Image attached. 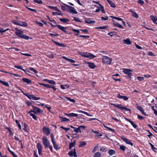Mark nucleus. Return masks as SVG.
<instances>
[{
    "label": "nucleus",
    "mask_w": 157,
    "mask_h": 157,
    "mask_svg": "<svg viewBox=\"0 0 157 157\" xmlns=\"http://www.w3.org/2000/svg\"><path fill=\"white\" fill-rule=\"evenodd\" d=\"M15 30L16 31L15 32V34L18 37L28 40L29 39V36L25 35L22 34L23 32L21 30L17 28H14Z\"/></svg>",
    "instance_id": "nucleus-1"
},
{
    "label": "nucleus",
    "mask_w": 157,
    "mask_h": 157,
    "mask_svg": "<svg viewBox=\"0 0 157 157\" xmlns=\"http://www.w3.org/2000/svg\"><path fill=\"white\" fill-rule=\"evenodd\" d=\"M12 22L15 25L22 27H26L28 25L27 23L26 22L22 21L14 20L12 21Z\"/></svg>",
    "instance_id": "nucleus-2"
},
{
    "label": "nucleus",
    "mask_w": 157,
    "mask_h": 157,
    "mask_svg": "<svg viewBox=\"0 0 157 157\" xmlns=\"http://www.w3.org/2000/svg\"><path fill=\"white\" fill-rule=\"evenodd\" d=\"M102 60L103 63L107 64H110L112 60L111 58L106 56H103Z\"/></svg>",
    "instance_id": "nucleus-3"
},
{
    "label": "nucleus",
    "mask_w": 157,
    "mask_h": 157,
    "mask_svg": "<svg viewBox=\"0 0 157 157\" xmlns=\"http://www.w3.org/2000/svg\"><path fill=\"white\" fill-rule=\"evenodd\" d=\"M82 53H79V54L83 57L89 58L90 59H93L94 57H96L95 55L90 53L86 52L84 54H82Z\"/></svg>",
    "instance_id": "nucleus-4"
},
{
    "label": "nucleus",
    "mask_w": 157,
    "mask_h": 157,
    "mask_svg": "<svg viewBox=\"0 0 157 157\" xmlns=\"http://www.w3.org/2000/svg\"><path fill=\"white\" fill-rule=\"evenodd\" d=\"M42 141L45 147L48 148L50 143L48 140L47 138L45 136H43L42 139Z\"/></svg>",
    "instance_id": "nucleus-5"
},
{
    "label": "nucleus",
    "mask_w": 157,
    "mask_h": 157,
    "mask_svg": "<svg viewBox=\"0 0 157 157\" xmlns=\"http://www.w3.org/2000/svg\"><path fill=\"white\" fill-rule=\"evenodd\" d=\"M43 132L46 135H48L51 132L50 129L46 126H44L42 128Z\"/></svg>",
    "instance_id": "nucleus-6"
},
{
    "label": "nucleus",
    "mask_w": 157,
    "mask_h": 157,
    "mask_svg": "<svg viewBox=\"0 0 157 157\" xmlns=\"http://www.w3.org/2000/svg\"><path fill=\"white\" fill-rule=\"evenodd\" d=\"M33 109L32 110V112L34 113H35L38 114L43 113V111L37 107L33 106Z\"/></svg>",
    "instance_id": "nucleus-7"
},
{
    "label": "nucleus",
    "mask_w": 157,
    "mask_h": 157,
    "mask_svg": "<svg viewBox=\"0 0 157 157\" xmlns=\"http://www.w3.org/2000/svg\"><path fill=\"white\" fill-rule=\"evenodd\" d=\"M63 4L70 10V11L71 13H72L74 14H76L77 13V11L73 7L68 6L65 4Z\"/></svg>",
    "instance_id": "nucleus-8"
},
{
    "label": "nucleus",
    "mask_w": 157,
    "mask_h": 157,
    "mask_svg": "<svg viewBox=\"0 0 157 157\" xmlns=\"http://www.w3.org/2000/svg\"><path fill=\"white\" fill-rule=\"evenodd\" d=\"M123 73L125 74H127L128 77L131 78V76L132 75V73L130 72L132 71L129 69L125 68L123 69Z\"/></svg>",
    "instance_id": "nucleus-9"
},
{
    "label": "nucleus",
    "mask_w": 157,
    "mask_h": 157,
    "mask_svg": "<svg viewBox=\"0 0 157 157\" xmlns=\"http://www.w3.org/2000/svg\"><path fill=\"white\" fill-rule=\"evenodd\" d=\"M37 147L38 150L39 155H42V148L43 147L42 146L40 143H38L37 144Z\"/></svg>",
    "instance_id": "nucleus-10"
},
{
    "label": "nucleus",
    "mask_w": 157,
    "mask_h": 157,
    "mask_svg": "<svg viewBox=\"0 0 157 157\" xmlns=\"http://www.w3.org/2000/svg\"><path fill=\"white\" fill-rule=\"evenodd\" d=\"M121 138L124 142H125L126 144L130 145L132 146L133 145V144L129 140L124 137L123 136H121Z\"/></svg>",
    "instance_id": "nucleus-11"
},
{
    "label": "nucleus",
    "mask_w": 157,
    "mask_h": 157,
    "mask_svg": "<svg viewBox=\"0 0 157 157\" xmlns=\"http://www.w3.org/2000/svg\"><path fill=\"white\" fill-rule=\"evenodd\" d=\"M55 26H57L59 29L62 30L65 33H68L67 31L66 30V28L60 25H56Z\"/></svg>",
    "instance_id": "nucleus-12"
},
{
    "label": "nucleus",
    "mask_w": 157,
    "mask_h": 157,
    "mask_svg": "<svg viewBox=\"0 0 157 157\" xmlns=\"http://www.w3.org/2000/svg\"><path fill=\"white\" fill-rule=\"evenodd\" d=\"M68 154L70 156H74L75 157H77V155H76V152L75 151V149L74 148L73 151H70L68 153Z\"/></svg>",
    "instance_id": "nucleus-13"
},
{
    "label": "nucleus",
    "mask_w": 157,
    "mask_h": 157,
    "mask_svg": "<svg viewBox=\"0 0 157 157\" xmlns=\"http://www.w3.org/2000/svg\"><path fill=\"white\" fill-rule=\"evenodd\" d=\"M124 119L128 121L129 122L134 128H136L137 127V125L134 124L133 122L131 121L129 119L127 118H125Z\"/></svg>",
    "instance_id": "nucleus-14"
},
{
    "label": "nucleus",
    "mask_w": 157,
    "mask_h": 157,
    "mask_svg": "<svg viewBox=\"0 0 157 157\" xmlns=\"http://www.w3.org/2000/svg\"><path fill=\"white\" fill-rule=\"evenodd\" d=\"M52 41H53L54 43H55V44L59 46V47H65L66 46L65 45L63 44V43H59L58 42H56V41L53 40H52Z\"/></svg>",
    "instance_id": "nucleus-15"
},
{
    "label": "nucleus",
    "mask_w": 157,
    "mask_h": 157,
    "mask_svg": "<svg viewBox=\"0 0 157 157\" xmlns=\"http://www.w3.org/2000/svg\"><path fill=\"white\" fill-rule=\"evenodd\" d=\"M117 97L119 98H122L125 101L127 100L128 99V98L127 96H121L119 94H118L117 95Z\"/></svg>",
    "instance_id": "nucleus-16"
},
{
    "label": "nucleus",
    "mask_w": 157,
    "mask_h": 157,
    "mask_svg": "<svg viewBox=\"0 0 157 157\" xmlns=\"http://www.w3.org/2000/svg\"><path fill=\"white\" fill-rule=\"evenodd\" d=\"M62 58L65 59L66 60H67V61L72 63H74L75 62V61L73 59L68 58L65 56H63L62 57Z\"/></svg>",
    "instance_id": "nucleus-17"
},
{
    "label": "nucleus",
    "mask_w": 157,
    "mask_h": 157,
    "mask_svg": "<svg viewBox=\"0 0 157 157\" xmlns=\"http://www.w3.org/2000/svg\"><path fill=\"white\" fill-rule=\"evenodd\" d=\"M85 22L87 23L91 24L92 23H94L95 21L91 20L89 18H86L85 20Z\"/></svg>",
    "instance_id": "nucleus-18"
},
{
    "label": "nucleus",
    "mask_w": 157,
    "mask_h": 157,
    "mask_svg": "<svg viewBox=\"0 0 157 157\" xmlns=\"http://www.w3.org/2000/svg\"><path fill=\"white\" fill-rule=\"evenodd\" d=\"M22 80L24 82L28 84H29L32 83V81L31 80L26 78H23L22 79Z\"/></svg>",
    "instance_id": "nucleus-19"
},
{
    "label": "nucleus",
    "mask_w": 157,
    "mask_h": 157,
    "mask_svg": "<svg viewBox=\"0 0 157 157\" xmlns=\"http://www.w3.org/2000/svg\"><path fill=\"white\" fill-rule=\"evenodd\" d=\"M112 105L114 107H117V108L120 109L122 110H123V108H124V106H123L122 105H121V104H112Z\"/></svg>",
    "instance_id": "nucleus-20"
},
{
    "label": "nucleus",
    "mask_w": 157,
    "mask_h": 157,
    "mask_svg": "<svg viewBox=\"0 0 157 157\" xmlns=\"http://www.w3.org/2000/svg\"><path fill=\"white\" fill-rule=\"evenodd\" d=\"M124 43L127 44H132L129 38H127L126 40H124Z\"/></svg>",
    "instance_id": "nucleus-21"
},
{
    "label": "nucleus",
    "mask_w": 157,
    "mask_h": 157,
    "mask_svg": "<svg viewBox=\"0 0 157 157\" xmlns=\"http://www.w3.org/2000/svg\"><path fill=\"white\" fill-rule=\"evenodd\" d=\"M89 67L91 69H94L95 67L96 66L93 63H88Z\"/></svg>",
    "instance_id": "nucleus-22"
},
{
    "label": "nucleus",
    "mask_w": 157,
    "mask_h": 157,
    "mask_svg": "<svg viewBox=\"0 0 157 157\" xmlns=\"http://www.w3.org/2000/svg\"><path fill=\"white\" fill-rule=\"evenodd\" d=\"M44 80L47 81L48 83L51 84L55 85L56 84L55 82L53 80H49L47 79H44Z\"/></svg>",
    "instance_id": "nucleus-23"
},
{
    "label": "nucleus",
    "mask_w": 157,
    "mask_h": 157,
    "mask_svg": "<svg viewBox=\"0 0 157 157\" xmlns=\"http://www.w3.org/2000/svg\"><path fill=\"white\" fill-rule=\"evenodd\" d=\"M54 148L56 150H58L59 149V146L57 144L55 141L52 142Z\"/></svg>",
    "instance_id": "nucleus-24"
},
{
    "label": "nucleus",
    "mask_w": 157,
    "mask_h": 157,
    "mask_svg": "<svg viewBox=\"0 0 157 157\" xmlns=\"http://www.w3.org/2000/svg\"><path fill=\"white\" fill-rule=\"evenodd\" d=\"M0 82L6 86L9 87L10 86L8 83L6 82L2 81L1 79H0Z\"/></svg>",
    "instance_id": "nucleus-25"
},
{
    "label": "nucleus",
    "mask_w": 157,
    "mask_h": 157,
    "mask_svg": "<svg viewBox=\"0 0 157 157\" xmlns=\"http://www.w3.org/2000/svg\"><path fill=\"white\" fill-rule=\"evenodd\" d=\"M113 25L114 26L118 27L121 28V29H123V27L119 23H117V22H115L114 23H113Z\"/></svg>",
    "instance_id": "nucleus-26"
},
{
    "label": "nucleus",
    "mask_w": 157,
    "mask_h": 157,
    "mask_svg": "<svg viewBox=\"0 0 157 157\" xmlns=\"http://www.w3.org/2000/svg\"><path fill=\"white\" fill-rule=\"evenodd\" d=\"M59 20L64 23H67L69 21V20L67 19L59 18Z\"/></svg>",
    "instance_id": "nucleus-27"
},
{
    "label": "nucleus",
    "mask_w": 157,
    "mask_h": 157,
    "mask_svg": "<svg viewBox=\"0 0 157 157\" xmlns=\"http://www.w3.org/2000/svg\"><path fill=\"white\" fill-rule=\"evenodd\" d=\"M108 153L110 155H112L115 153V151L113 150L110 149Z\"/></svg>",
    "instance_id": "nucleus-28"
},
{
    "label": "nucleus",
    "mask_w": 157,
    "mask_h": 157,
    "mask_svg": "<svg viewBox=\"0 0 157 157\" xmlns=\"http://www.w3.org/2000/svg\"><path fill=\"white\" fill-rule=\"evenodd\" d=\"M60 118L61 119V120L62 121H69L70 120L66 117H60Z\"/></svg>",
    "instance_id": "nucleus-29"
},
{
    "label": "nucleus",
    "mask_w": 157,
    "mask_h": 157,
    "mask_svg": "<svg viewBox=\"0 0 157 157\" xmlns=\"http://www.w3.org/2000/svg\"><path fill=\"white\" fill-rule=\"evenodd\" d=\"M76 143L75 141V140L73 142L70 143L69 149H71L72 147L75 146V144Z\"/></svg>",
    "instance_id": "nucleus-30"
},
{
    "label": "nucleus",
    "mask_w": 157,
    "mask_h": 157,
    "mask_svg": "<svg viewBox=\"0 0 157 157\" xmlns=\"http://www.w3.org/2000/svg\"><path fill=\"white\" fill-rule=\"evenodd\" d=\"M14 67L18 69L22 70L24 71L26 73H27L26 72L25 70L22 68V67L21 66L15 65L14 66Z\"/></svg>",
    "instance_id": "nucleus-31"
},
{
    "label": "nucleus",
    "mask_w": 157,
    "mask_h": 157,
    "mask_svg": "<svg viewBox=\"0 0 157 157\" xmlns=\"http://www.w3.org/2000/svg\"><path fill=\"white\" fill-rule=\"evenodd\" d=\"M86 145V143L84 141H81L80 142L79 147H83Z\"/></svg>",
    "instance_id": "nucleus-32"
},
{
    "label": "nucleus",
    "mask_w": 157,
    "mask_h": 157,
    "mask_svg": "<svg viewBox=\"0 0 157 157\" xmlns=\"http://www.w3.org/2000/svg\"><path fill=\"white\" fill-rule=\"evenodd\" d=\"M108 3L113 8H115L116 7V5L114 3L111 1H108Z\"/></svg>",
    "instance_id": "nucleus-33"
},
{
    "label": "nucleus",
    "mask_w": 157,
    "mask_h": 157,
    "mask_svg": "<svg viewBox=\"0 0 157 157\" xmlns=\"http://www.w3.org/2000/svg\"><path fill=\"white\" fill-rule=\"evenodd\" d=\"M151 19L153 21L154 23H155V22L157 21V19L153 15H151L150 16Z\"/></svg>",
    "instance_id": "nucleus-34"
},
{
    "label": "nucleus",
    "mask_w": 157,
    "mask_h": 157,
    "mask_svg": "<svg viewBox=\"0 0 157 157\" xmlns=\"http://www.w3.org/2000/svg\"><path fill=\"white\" fill-rule=\"evenodd\" d=\"M78 112L79 113H82L89 116H92V115L89 114L88 113L85 111H82V110H79L78 111Z\"/></svg>",
    "instance_id": "nucleus-35"
},
{
    "label": "nucleus",
    "mask_w": 157,
    "mask_h": 157,
    "mask_svg": "<svg viewBox=\"0 0 157 157\" xmlns=\"http://www.w3.org/2000/svg\"><path fill=\"white\" fill-rule=\"evenodd\" d=\"M39 84L40 85H43L44 86L48 88H50V87L51 86V85H49L48 84H45L43 83H39Z\"/></svg>",
    "instance_id": "nucleus-36"
},
{
    "label": "nucleus",
    "mask_w": 157,
    "mask_h": 157,
    "mask_svg": "<svg viewBox=\"0 0 157 157\" xmlns=\"http://www.w3.org/2000/svg\"><path fill=\"white\" fill-rule=\"evenodd\" d=\"M68 115H69V116L70 117H76L78 116V114L73 113H70L68 114Z\"/></svg>",
    "instance_id": "nucleus-37"
},
{
    "label": "nucleus",
    "mask_w": 157,
    "mask_h": 157,
    "mask_svg": "<svg viewBox=\"0 0 157 157\" xmlns=\"http://www.w3.org/2000/svg\"><path fill=\"white\" fill-rule=\"evenodd\" d=\"M101 153L98 152H96L94 154V157H100L101 156Z\"/></svg>",
    "instance_id": "nucleus-38"
},
{
    "label": "nucleus",
    "mask_w": 157,
    "mask_h": 157,
    "mask_svg": "<svg viewBox=\"0 0 157 157\" xmlns=\"http://www.w3.org/2000/svg\"><path fill=\"white\" fill-rule=\"evenodd\" d=\"M108 26H100L99 27H95L96 29H106L108 28Z\"/></svg>",
    "instance_id": "nucleus-39"
},
{
    "label": "nucleus",
    "mask_w": 157,
    "mask_h": 157,
    "mask_svg": "<svg viewBox=\"0 0 157 157\" xmlns=\"http://www.w3.org/2000/svg\"><path fill=\"white\" fill-rule=\"evenodd\" d=\"M136 107L137 109L140 110L141 112H143V108L141 106H139L138 105H136Z\"/></svg>",
    "instance_id": "nucleus-40"
},
{
    "label": "nucleus",
    "mask_w": 157,
    "mask_h": 157,
    "mask_svg": "<svg viewBox=\"0 0 157 157\" xmlns=\"http://www.w3.org/2000/svg\"><path fill=\"white\" fill-rule=\"evenodd\" d=\"M48 7L50 9H52L55 11H59L58 9L56 7H54L51 6H49Z\"/></svg>",
    "instance_id": "nucleus-41"
},
{
    "label": "nucleus",
    "mask_w": 157,
    "mask_h": 157,
    "mask_svg": "<svg viewBox=\"0 0 157 157\" xmlns=\"http://www.w3.org/2000/svg\"><path fill=\"white\" fill-rule=\"evenodd\" d=\"M74 131L75 132H81V129L79 127L77 128H75V129L74 130Z\"/></svg>",
    "instance_id": "nucleus-42"
},
{
    "label": "nucleus",
    "mask_w": 157,
    "mask_h": 157,
    "mask_svg": "<svg viewBox=\"0 0 157 157\" xmlns=\"http://www.w3.org/2000/svg\"><path fill=\"white\" fill-rule=\"evenodd\" d=\"M72 30L74 32L77 33V34H75V36H77L78 35V33H79L80 32L79 30L76 29H72Z\"/></svg>",
    "instance_id": "nucleus-43"
},
{
    "label": "nucleus",
    "mask_w": 157,
    "mask_h": 157,
    "mask_svg": "<svg viewBox=\"0 0 157 157\" xmlns=\"http://www.w3.org/2000/svg\"><path fill=\"white\" fill-rule=\"evenodd\" d=\"M58 12H53V13L52 14L53 15H62V13L59 10V11H58Z\"/></svg>",
    "instance_id": "nucleus-44"
},
{
    "label": "nucleus",
    "mask_w": 157,
    "mask_h": 157,
    "mask_svg": "<svg viewBox=\"0 0 157 157\" xmlns=\"http://www.w3.org/2000/svg\"><path fill=\"white\" fill-rule=\"evenodd\" d=\"M30 116H31L33 117V118L34 119L36 120H37L36 116H35V115L34 114L32 113H30Z\"/></svg>",
    "instance_id": "nucleus-45"
},
{
    "label": "nucleus",
    "mask_w": 157,
    "mask_h": 157,
    "mask_svg": "<svg viewBox=\"0 0 157 157\" xmlns=\"http://www.w3.org/2000/svg\"><path fill=\"white\" fill-rule=\"evenodd\" d=\"M106 148L105 146L102 147L100 149V151L102 152L106 151Z\"/></svg>",
    "instance_id": "nucleus-46"
},
{
    "label": "nucleus",
    "mask_w": 157,
    "mask_h": 157,
    "mask_svg": "<svg viewBox=\"0 0 157 157\" xmlns=\"http://www.w3.org/2000/svg\"><path fill=\"white\" fill-rule=\"evenodd\" d=\"M50 137L51 139V141L52 142L55 141V140L53 134L51 133L50 135Z\"/></svg>",
    "instance_id": "nucleus-47"
},
{
    "label": "nucleus",
    "mask_w": 157,
    "mask_h": 157,
    "mask_svg": "<svg viewBox=\"0 0 157 157\" xmlns=\"http://www.w3.org/2000/svg\"><path fill=\"white\" fill-rule=\"evenodd\" d=\"M132 16L136 18L139 17L138 15L135 12H133Z\"/></svg>",
    "instance_id": "nucleus-48"
},
{
    "label": "nucleus",
    "mask_w": 157,
    "mask_h": 157,
    "mask_svg": "<svg viewBox=\"0 0 157 157\" xmlns=\"http://www.w3.org/2000/svg\"><path fill=\"white\" fill-rule=\"evenodd\" d=\"M126 148V147L124 145H121L120 146V148L123 151H124L125 150Z\"/></svg>",
    "instance_id": "nucleus-49"
},
{
    "label": "nucleus",
    "mask_w": 157,
    "mask_h": 157,
    "mask_svg": "<svg viewBox=\"0 0 157 157\" xmlns=\"http://www.w3.org/2000/svg\"><path fill=\"white\" fill-rule=\"evenodd\" d=\"M29 69L31 71H33L34 73L36 74L38 73V72L36 70H35L32 67H30L29 68Z\"/></svg>",
    "instance_id": "nucleus-50"
},
{
    "label": "nucleus",
    "mask_w": 157,
    "mask_h": 157,
    "mask_svg": "<svg viewBox=\"0 0 157 157\" xmlns=\"http://www.w3.org/2000/svg\"><path fill=\"white\" fill-rule=\"evenodd\" d=\"M26 7L27 8L28 10H29L32 11H33V12H35V13H36V9H31V8H29L28 7H27V6H26Z\"/></svg>",
    "instance_id": "nucleus-51"
},
{
    "label": "nucleus",
    "mask_w": 157,
    "mask_h": 157,
    "mask_svg": "<svg viewBox=\"0 0 157 157\" xmlns=\"http://www.w3.org/2000/svg\"><path fill=\"white\" fill-rule=\"evenodd\" d=\"M15 122L17 124V125H18V126L19 127V128L21 130V126L20 124L19 123V122H18V121L17 120H16Z\"/></svg>",
    "instance_id": "nucleus-52"
},
{
    "label": "nucleus",
    "mask_w": 157,
    "mask_h": 157,
    "mask_svg": "<svg viewBox=\"0 0 157 157\" xmlns=\"http://www.w3.org/2000/svg\"><path fill=\"white\" fill-rule=\"evenodd\" d=\"M111 17H112L116 20H118V21H122V18H119L118 17H113V16H112Z\"/></svg>",
    "instance_id": "nucleus-53"
},
{
    "label": "nucleus",
    "mask_w": 157,
    "mask_h": 157,
    "mask_svg": "<svg viewBox=\"0 0 157 157\" xmlns=\"http://www.w3.org/2000/svg\"><path fill=\"white\" fill-rule=\"evenodd\" d=\"M33 1L38 4H42V2L41 1V0H33Z\"/></svg>",
    "instance_id": "nucleus-54"
},
{
    "label": "nucleus",
    "mask_w": 157,
    "mask_h": 157,
    "mask_svg": "<svg viewBox=\"0 0 157 157\" xmlns=\"http://www.w3.org/2000/svg\"><path fill=\"white\" fill-rule=\"evenodd\" d=\"M36 24H37V25H39V26H40L42 27L43 26V24L42 23H41L40 22L37 21H36Z\"/></svg>",
    "instance_id": "nucleus-55"
},
{
    "label": "nucleus",
    "mask_w": 157,
    "mask_h": 157,
    "mask_svg": "<svg viewBox=\"0 0 157 157\" xmlns=\"http://www.w3.org/2000/svg\"><path fill=\"white\" fill-rule=\"evenodd\" d=\"M100 7L101 8V10L102 12L104 13H105V11H104V7L101 5H100Z\"/></svg>",
    "instance_id": "nucleus-56"
},
{
    "label": "nucleus",
    "mask_w": 157,
    "mask_h": 157,
    "mask_svg": "<svg viewBox=\"0 0 157 157\" xmlns=\"http://www.w3.org/2000/svg\"><path fill=\"white\" fill-rule=\"evenodd\" d=\"M66 98L68 99V100L72 102H75V101L74 99H71L67 97H66Z\"/></svg>",
    "instance_id": "nucleus-57"
},
{
    "label": "nucleus",
    "mask_w": 157,
    "mask_h": 157,
    "mask_svg": "<svg viewBox=\"0 0 157 157\" xmlns=\"http://www.w3.org/2000/svg\"><path fill=\"white\" fill-rule=\"evenodd\" d=\"M108 17L107 16H106L105 17H101V20L102 21L107 20H108Z\"/></svg>",
    "instance_id": "nucleus-58"
},
{
    "label": "nucleus",
    "mask_w": 157,
    "mask_h": 157,
    "mask_svg": "<svg viewBox=\"0 0 157 157\" xmlns=\"http://www.w3.org/2000/svg\"><path fill=\"white\" fill-rule=\"evenodd\" d=\"M151 108L152 110L154 111V114L156 115H157V111L154 109V107L153 106L151 107Z\"/></svg>",
    "instance_id": "nucleus-59"
},
{
    "label": "nucleus",
    "mask_w": 157,
    "mask_h": 157,
    "mask_svg": "<svg viewBox=\"0 0 157 157\" xmlns=\"http://www.w3.org/2000/svg\"><path fill=\"white\" fill-rule=\"evenodd\" d=\"M137 78L140 81L143 80L144 79V77H138Z\"/></svg>",
    "instance_id": "nucleus-60"
},
{
    "label": "nucleus",
    "mask_w": 157,
    "mask_h": 157,
    "mask_svg": "<svg viewBox=\"0 0 157 157\" xmlns=\"http://www.w3.org/2000/svg\"><path fill=\"white\" fill-rule=\"evenodd\" d=\"M73 18H74V21H77V22H81V21L78 19V18H76L75 17H73Z\"/></svg>",
    "instance_id": "nucleus-61"
},
{
    "label": "nucleus",
    "mask_w": 157,
    "mask_h": 157,
    "mask_svg": "<svg viewBox=\"0 0 157 157\" xmlns=\"http://www.w3.org/2000/svg\"><path fill=\"white\" fill-rule=\"evenodd\" d=\"M33 96L34 95H29L28 97L29 99L33 100Z\"/></svg>",
    "instance_id": "nucleus-62"
},
{
    "label": "nucleus",
    "mask_w": 157,
    "mask_h": 157,
    "mask_svg": "<svg viewBox=\"0 0 157 157\" xmlns=\"http://www.w3.org/2000/svg\"><path fill=\"white\" fill-rule=\"evenodd\" d=\"M48 57L51 59H52L54 57V55L53 54H51L48 55Z\"/></svg>",
    "instance_id": "nucleus-63"
},
{
    "label": "nucleus",
    "mask_w": 157,
    "mask_h": 157,
    "mask_svg": "<svg viewBox=\"0 0 157 157\" xmlns=\"http://www.w3.org/2000/svg\"><path fill=\"white\" fill-rule=\"evenodd\" d=\"M10 153L13 155V157H17V155L15 154L12 151H10Z\"/></svg>",
    "instance_id": "nucleus-64"
}]
</instances>
